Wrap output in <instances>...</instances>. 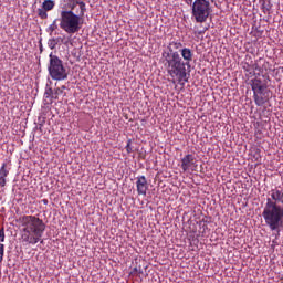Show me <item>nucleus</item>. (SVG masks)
<instances>
[{
	"label": "nucleus",
	"mask_w": 283,
	"mask_h": 283,
	"mask_svg": "<svg viewBox=\"0 0 283 283\" xmlns=\"http://www.w3.org/2000/svg\"><path fill=\"white\" fill-rule=\"evenodd\" d=\"M182 50V42L180 40H172L167 45V51L161 53V63L172 83H189V76H187V67H185V61L180 57Z\"/></svg>",
	"instance_id": "f257e3e1"
},
{
	"label": "nucleus",
	"mask_w": 283,
	"mask_h": 283,
	"mask_svg": "<svg viewBox=\"0 0 283 283\" xmlns=\"http://www.w3.org/2000/svg\"><path fill=\"white\" fill-rule=\"evenodd\" d=\"M262 218L270 231L283 229V190L271 189L262 211Z\"/></svg>",
	"instance_id": "f03ea898"
},
{
	"label": "nucleus",
	"mask_w": 283,
	"mask_h": 283,
	"mask_svg": "<svg viewBox=\"0 0 283 283\" xmlns=\"http://www.w3.org/2000/svg\"><path fill=\"white\" fill-rule=\"evenodd\" d=\"M19 222L23 228L21 234L22 242H25V244H39L43 233H45V222H43V219L32 214H24L19 218Z\"/></svg>",
	"instance_id": "7ed1b4c3"
},
{
	"label": "nucleus",
	"mask_w": 283,
	"mask_h": 283,
	"mask_svg": "<svg viewBox=\"0 0 283 283\" xmlns=\"http://www.w3.org/2000/svg\"><path fill=\"white\" fill-rule=\"evenodd\" d=\"M243 71L248 81H250L252 92L258 90H269V83L271 77L266 73H262V69L258 65V62H251L243 64Z\"/></svg>",
	"instance_id": "20e7f679"
},
{
	"label": "nucleus",
	"mask_w": 283,
	"mask_h": 283,
	"mask_svg": "<svg viewBox=\"0 0 283 283\" xmlns=\"http://www.w3.org/2000/svg\"><path fill=\"white\" fill-rule=\"evenodd\" d=\"M60 28L66 32V34H76V32H81V15L74 13L71 10L61 11Z\"/></svg>",
	"instance_id": "39448f33"
},
{
	"label": "nucleus",
	"mask_w": 283,
	"mask_h": 283,
	"mask_svg": "<svg viewBox=\"0 0 283 283\" xmlns=\"http://www.w3.org/2000/svg\"><path fill=\"white\" fill-rule=\"evenodd\" d=\"M50 63L48 66L49 74L53 81H67V69L63 65V60L54 54L49 55Z\"/></svg>",
	"instance_id": "423d86ee"
},
{
	"label": "nucleus",
	"mask_w": 283,
	"mask_h": 283,
	"mask_svg": "<svg viewBox=\"0 0 283 283\" xmlns=\"http://www.w3.org/2000/svg\"><path fill=\"white\" fill-rule=\"evenodd\" d=\"M211 14V3L207 0H195L192 4V17L197 23H205Z\"/></svg>",
	"instance_id": "0eeeda50"
},
{
	"label": "nucleus",
	"mask_w": 283,
	"mask_h": 283,
	"mask_svg": "<svg viewBox=\"0 0 283 283\" xmlns=\"http://www.w3.org/2000/svg\"><path fill=\"white\" fill-rule=\"evenodd\" d=\"M253 99L258 107H262V105L269 103V88L253 91Z\"/></svg>",
	"instance_id": "6e6552de"
},
{
	"label": "nucleus",
	"mask_w": 283,
	"mask_h": 283,
	"mask_svg": "<svg viewBox=\"0 0 283 283\" xmlns=\"http://www.w3.org/2000/svg\"><path fill=\"white\" fill-rule=\"evenodd\" d=\"M198 167L196 165V156L188 154L181 158V169L182 171H193Z\"/></svg>",
	"instance_id": "1a4fd4ad"
},
{
	"label": "nucleus",
	"mask_w": 283,
	"mask_h": 283,
	"mask_svg": "<svg viewBox=\"0 0 283 283\" xmlns=\"http://www.w3.org/2000/svg\"><path fill=\"white\" fill-rule=\"evenodd\" d=\"M136 187L138 196H147V191L149 189V182H147V177L144 175L138 176L136 178Z\"/></svg>",
	"instance_id": "9d476101"
},
{
	"label": "nucleus",
	"mask_w": 283,
	"mask_h": 283,
	"mask_svg": "<svg viewBox=\"0 0 283 283\" xmlns=\"http://www.w3.org/2000/svg\"><path fill=\"white\" fill-rule=\"evenodd\" d=\"M180 54L184 59V63H185V67H189V63H191L193 61V51H191V49L189 48H182V50L180 51Z\"/></svg>",
	"instance_id": "9b49d317"
},
{
	"label": "nucleus",
	"mask_w": 283,
	"mask_h": 283,
	"mask_svg": "<svg viewBox=\"0 0 283 283\" xmlns=\"http://www.w3.org/2000/svg\"><path fill=\"white\" fill-rule=\"evenodd\" d=\"M65 85H62L61 87H57L53 91V98L54 101H59V96H66L67 94L65 93Z\"/></svg>",
	"instance_id": "f8f14e48"
},
{
	"label": "nucleus",
	"mask_w": 283,
	"mask_h": 283,
	"mask_svg": "<svg viewBox=\"0 0 283 283\" xmlns=\"http://www.w3.org/2000/svg\"><path fill=\"white\" fill-rule=\"evenodd\" d=\"M44 99L46 103H50V104H52V102L54 101V91L52 90V87L45 88Z\"/></svg>",
	"instance_id": "ddd939ff"
},
{
	"label": "nucleus",
	"mask_w": 283,
	"mask_h": 283,
	"mask_svg": "<svg viewBox=\"0 0 283 283\" xmlns=\"http://www.w3.org/2000/svg\"><path fill=\"white\" fill-rule=\"evenodd\" d=\"M54 6H56V3L54 2V0H45L42 3V9L46 10V12H50V10H54Z\"/></svg>",
	"instance_id": "4468645a"
},
{
	"label": "nucleus",
	"mask_w": 283,
	"mask_h": 283,
	"mask_svg": "<svg viewBox=\"0 0 283 283\" xmlns=\"http://www.w3.org/2000/svg\"><path fill=\"white\" fill-rule=\"evenodd\" d=\"M8 174H10V168H8V164L3 163L0 168V178H8Z\"/></svg>",
	"instance_id": "2eb2a0df"
},
{
	"label": "nucleus",
	"mask_w": 283,
	"mask_h": 283,
	"mask_svg": "<svg viewBox=\"0 0 283 283\" xmlns=\"http://www.w3.org/2000/svg\"><path fill=\"white\" fill-rule=\"evenodd\" d=\"M59 29V25L56 24V20H54L49 28L46 29V32H49L50 36Z\"/></svg>",
	"instance_id": "dca6fc26"
},
{
	"label": "nucleus",
	"mask_w": 283,
	"mask_h": 283,
	"mask_svg": "<svg viewBox=\"0 0 283 283\" xmlns=\"http://www.w3.org/2000/svg\"><path fill=\"white\" fill-rule=\"evenodd\" d=\"M59 45V38H52L48 41V46L50 50H54Z\"/></svg>",
	"instance_id": "f3484780"
},
{
	"label": "nucleus",
	"mask_w": 283,
	"mask_h": 283,
	"mask_svg": "<svg viewBox=\"0 0 283 283\" xmlns=\"http://www.w3.org/2000/svg\"><path fill=\"white\" fill-rule=\"evenodd\" d=\"M261 1H262V10L264 14L269 13L271 11V1H268V3H266V0H261Z\"/></svg>",
	"instance_id": "a211bd4d"
},
{
	"label": "nucleus",
	"mask_w": 283,
	"mask_h": 283,
	"mask_svg": "<svg viewBox=\"0 0 283 283\" xmlns=\"http://www.w3.org/2000/svg\"><path fill=\"white\" fill-rule=\"evenodd\" d=\"M76 3L77 6H80V10H81L80 18H82L85 14V12H87V8L85 7V2L83 1H77Z\"/></svg>",
	"instance_id": "6ab92c4d"
},
{
	"label": "nucleus",
	"mask_w": 283,
	"mask_h": 283,
	"mask_svg": "<svg viewBox=\"0 0 283 283\" xmlns=\"http://www.w3.org/2000/svg\"><path fill=\"white\" fill-rule=\"evenodd\" d=\"M6 255V245L0 243V264L3 262V256Z\"/></svg>",
	"instance_id": "aec40b11"
},
{
	"label": "nucleus",
	"mask_w": 283,
	"mask_h": 283,
	"mask_svg": "<svg viewBox=\"0 0 283 283\" xmlns=\"http://www.w3.org/2000/svg\"><path fill=\"white\" fill-rule=\"evenodd\" d=\"M38 15L40 17V19H48V11L45 9H39Z\"/></svg>",
	"instance_id": "412c9836"
},
{
	"label": "nucleus",
	"mask_w": 283,
	"mask_h": 283,
	"mask_svg": "<svg viewBox=\"0 0 283 283\" xmlns=\"http://www.w3.org/2000/svg\"><path fill=\"white\" fill-rule=\"evenodd\" d=\"M0 242H6V229H0Z\"/></svg>",
	"instance_id": "4be33fe9"
},
{
	"label": "nucleus",
	"mask_w": 283,
	"mask_h": 283,
	"mask_svg": "<svg viewBox=\"0 0 283 283\" xmlns=\"http://www.w3.org/2000/svg\"><path fill=\"white\" fill-rule=\"evenodd\" d=\"M126 151L127 154H132L134 150L132 149V139L127 140V145H126Z\"/></svg>",
	"instance_id": "5701e85b"
},
{
	"label": "nucleus",
	"mask_w": 283,
	"mask_h": 283,
	"mask_svg": "<svg viewBox=\"0 0 283 283\" xmlns=\"http://www.w3.org/2000/svg\"><path fill=\"white\" fill-rule=\"evenodd\" d=\"M0 187H6V178H0Z\"/></svg>",
	"instance_id": "b1692460"
},
{
	"label": "nucleus",
	"mask_w": 283,
	"mask_h": 283,
	"mask_svg": "<svg viewBox=\"0 0 283 283\" xmlns=\"http://www.w3.org/2000/svg\"><path fill=\"white\" fill-rule=\"evenodd\" d=\"M184 1L189 6V3H192L193 0H184Z\"/></svg>",
	"instance_id": "393cba45"
},
{
	"label": "nucleus",
	"mask_w": 283,
	"mask_h": 283,
	"mask_svg": "<svg viewBox=\"0 0 283 283\" xmlns=\"http://www.w3.org/2000/svg\"><path fill=\"white\" fill-rule=\"evenodd\" d=\"M40 52H43V44L40 42Z\"/></svg>",
	"instance_id": "a878e982"
},
{
	"label": "nucleus",
	"mask_w": 283,
	"mask_h": 283,
	"mask_svg": "<svg viewBox=\"0 0 283 283\" xmlns=\"http://www.w3.org/2000/svg\"><path fill=\"white\" fill-rule=\"evenodd\" d=\"M43 205H48V199L42 200Z\"/></svg>",
	"instance_id": "bb28decb"
},
{
	"label": "nucleus",
	"mask_w": 283,
	"mask_h": 283,
	"mask_svg": "<svg viewBox=\"0 0 283 283\" xmlns=\"http://www.w3.org/2000/svg\"><path fill=\"white\" fill-rule=\"evenodd\" d=\"M134 271H138V269H137V268H135V269H134Z\"/></svg>",
	"instance_id": "cd10ccee"
}]
</instances>
